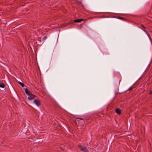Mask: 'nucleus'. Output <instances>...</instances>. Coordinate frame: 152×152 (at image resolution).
<instances>
[{
  "mask_svg": "<svg viewBox=\"0 0 152 152\" xmlns=\"http://www.w3.org/2000/svg\"><path fill=\"white\" fill-rule=\"evenodd\" d=\"M78 146L82 151L84 152H87L88 151V150L85 147L82 146L81 145H78Z\"/></svg>",
  "mask_w": 152,
  "mask_h": 152,
  "instance_id": "obj_1",
  "label": "nucleus"
},
{
  "mask_svg": "<svg viewBox=\"0 0 152 152\" xmlns=\"http://www.w3.org/2000/svg\"><path fill=\"white\" fill-rule=\"evenodd\" d=\"M34 97L35 96L33 94H31L28 96V98L29 100H32L34 99Z\"/></svg>",
  "mask_w": 152,
  "mask_h": 152,
  "instance_id": "obj_2",
  "label": "nucleus"
},
{
  "mask_svg": "<svg viewBox=\"0 0 152 152\" xmlns=\"http://www.w3.org/2000/svg\"><path fill=\"white\" fill-rule=\"evenodd\" d=\"M34 102L35 103L37 106H39L40 104V101L37 99H35L34 101Z\"/></svg>",
  "mask_w": 152,
  "mask_h": 152,
  "instance_id": "obj_3",
  "label": "nucleus"
},
{
  "mask_svg": "<svg viewBox=\"0 0 152 152\" xmlns=\"http://www.w3.org/2000/svg\"><path fill=\"white\" fill-rule=\"evenodd\" d=\"M83 20V19H77L75 20H74V22H80Z\"/></svg>",
  "mask_w": 152,
  "mask_h": 152,
  "instance_id": "obj_4",
  "label": "nucleus"
},
{
  "mask_svg": "<svg viewBox=\"0 0 152 152\" xmlns=\"http://www.w3.org/2000/svg\"><path fill=\"white\" fill-rule=\"evenodd\" d=\"M116 112L118 114H120L121 113V110L119 109H116L115 110Z\"/></svg>",
  "mask_w": 152,
  "mask_h": 152,
  "instance_id": "obj_5",
  "label": "nucleus"
},
{
  "mask_svg": "<svg viewBox=\"0 0 152 152\" xmlns=\"http://www.w3.org/2000/svg\"><path fill=\"white\" fill-rule=\"evenodd\" d=\"M25 92L29 96V95L30 94H30V91H29L27 89H25Z\"/></svg>",
  "mask_w": 152,
  "mask_h": 152,
  "instance_id": "obj_6",
  "label": "nucleus"
},
{
  "mask_svg": "<svg viewBox=\"0 0 152 152\" xmlns=\"http://www.w3.org/2000/svg\"><path fill=\"white\" fill-rule=\"evenodd\" d=\"M4 85L3 83H0V87L2 88H4Z\"/></svg>",
  "mask_w": 152,
  "mask_h": 152,
  "instance_id": "obj_7",
  "label": "nucleus"
},
{
  "mask_svg": "<svg viewBox=\"0 0 152 152\" xmlns=\"http://www.w3.org/2000/svg\"><path fill=\"white\" fill-rule=\"evenodd\" d=\"M18 83L22 87H23L24 86V84L23 83L20 82H18Z\"/></svg>",
  "mask_w": 152,
  "mask_h": 152,
  "instance_id": "obj_8",
  "label": "nucleus"
},
{
  "mask_svg": "<svg viewBox=\"0 0 152 152\" xmlns=\"http://www.w3.org/2000/svg\"><path fill=\"white\" fill-rule=\"evenodd\" d=\"M79 4H80V5L82 6V7H83V4L81 3V1H80L79 2Z\"/></svg>",
  "mask_w": 152,
  "mask_h": 152,
  "instance_id": "obj_9",
  "label": "nucleus"
},
{
  "mask_svg": "<svg viewBox=\"0 0 152 152\" xmlns=\"http://www.w3.org/2000/svg\"><path fill=\"white\" fill-rule=\"evenodd\" d=\"M132 88H133V87H130L128 90L130 91V90H132Z\"/></svg>",
  "mask_w": 152,
  "mask_h": 152,
  "instance_id": "obj_10",
  "label": "nucleus"
},
{
  "mask_svg": "<svg viewBox=\"0 0 152 152\" xmlns=\"http://www.w3.org/2000/svg\"><path fill=\"white\" fill-rule=\"evenodd\" d=\"M150 94H152V91H151L150 92Z\"/></svg>",
  "mask_w": 152,
  "mask_h": 152,
  "instance_id": "obj_11",
  "label": "nucleus"
},
{
  "mask_svg": "<svg viewBox=\"0 0 152 152\" xmlns=\"http://www.w3.org/2000/svg\"><path fill=\"white\" fill-rule=\"evenodd\" d=\"M141 26L143 28H145V27L142 25H141Z\"/></svg>",
  "mask_w": 152,
  "mask_h": 152,
  "instance_id": "obj_12",
  "label": "nucleus"
}]
</instances>
